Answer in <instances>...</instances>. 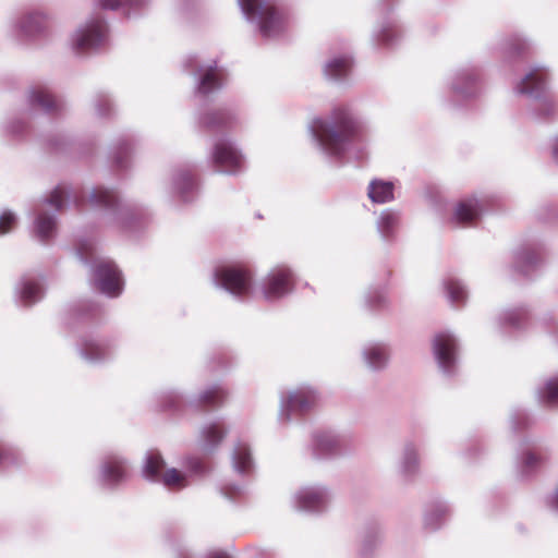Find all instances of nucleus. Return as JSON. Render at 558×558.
Segmentation results:
<instances>
[{"label":"nucleus","mask_w":558,"mask_h":558,"mask_svg":"<svg viewBox=\"0 0 558 558\" xmlns=\"http://www.w3.org/2000/svg\"><path fill=\"white\" fill-rule=\"evenodd\" d=\"M361 121L351 108L335 107L328 114L314 118L308 133L324 155L340 159L351 151L361 135Z\"/></svg>","instance_id":"obj_1"},{"label":"nucleus","mask_w":558,"mask_h":558,"mask_svg":"<svg viewBox=\"0 0 558 558\" xmlns=\"http://www.w3.org/2000/svg\"><path fill=\"white\" fill-rule=\"evenodd\" d=\"M548 78L545 68L534 66L514 86L517 94L531 97V112L538 119H548L558 112V98L548 90Z\"/></svg>","instance_id":"obj_2"},{"label":"nucleus","mask_w":558,"mask_h":558,"mask_svg":"<svg viewBox=\"0 0 558 558\" xmlns=\"http://www.w3.org/2000/svg\"><path fill=\"white\" fill-rule=\"evenodd\" d=\"M53 15L44 9H31L10 19L7 35L17 43L47 41L52 38Z\"/></svg>","instance_id":"obj_3"},{"label":"nucleus","mask_w":558,"mask_h":558,"mask_svg":"<svg viewBox=\"0 0 558 558\" xmlns=\"http://www.w3.org/2000/svg\"><path fill=\"white\" fill-rule=\"evenodd\" d=\"M78 258L87 264L95 260L92 279L96 288L110 298H117L122 293L123 280L120 270L109 259L95 257V244L92 240H81L76 244Z\"/></svg>","instance_id":"obj_4"},{"label":"nucleus","mask_w":558,"mask_h":558,"mask_svg":"<svg viewBox=\"0 0 558 558\" xmlns=\"http://www.w3.org/2000/svg\"><path fill=\"white\" fill-rule=\"evenodd\" d=\"M245 19L254 23L265 38H274L283 33L287 16L283 11L264 0H238Z\"/></svg>","instance_id":"obj_5"},{"label":"nucleus","mask_w":558,"mask_h":558,"mask_svg":"<svg viewBox=\"0 0 558 558\" xmlns=\"http://www.w3.org/2000/svg\"><path fill=\"white\" fill-rule=\"evenodd\" d=\"M70 191L65 186H57L41 203L35 207L34 233L43 242L51 239L57 230V213H59Z\"/></svg>","instance_id":"obj_6"},{"label":"nucleus","mask_w":558,"mask_h":558,"mask_svg":"<svg viewBox=\"0 0 558 558\" xmlns=\"http://www.w3.org/2000/svg\"><path fill=\"white\" fill-rule=\"evenodd\" d=\"M320 399L319 392L310 385H301L281 393L278 420L280 424H289L312 411Z\"/></svg>","instance_id":"obj_7"},{"label":"nucleus","mask_w":558,"mask_h":558,"mask_svg":"<svg viewBox=\"0 0 558 558\" xmlns=\"http://www.w3.org/2000/svg\"><path fill=\"white\" fill-rule=\"evenodd\" d=\"M93 206L111 211L113 222L121 229L128 230L143 217V213L135 206L121 203L117 194L108 189L96 187L89 194Z\"/></svg>","instance_id":"obj_8"},{"label":"nucleus","mask_w":558,"mask_h":558,"mask_svg":"<svg viewBox=\"0 0 558 558\" xmlns=\"http://www.w3.org/2000/svg\"><path fill=\"white\" fill-rule=\"evenodd\" d=\"M108 40V25L102 16L96 15L75 29L71 47L76 53H85L105 47Z\"/></svg>","instance_id":"obj_9"},{"label":"nucleus","mask_w":558,"mask_h":558,"mask_svg":"<svg viewBox=\"0 0 558 558\" xmlns=\"http://www.w3.org/2000/svg\"><path fill=\"white\" fill-rule=\"evenodd\" d=\"M163 468L165 461L160 453L157 451H149L144 461L143 475L147 480L161 483L163 486L172 490L183 489L191 484L189 475L184 471L170 468L162 472Z\"/></svg>","instance_id":"obj_10"},{"label":"nucleus","mask_w":558,"mask_h":558,"mask_svg":"<svg viewBox=\"0 0 558 558\" xmlns=\"http://www.w3.org/2000/svg\"><path fill=\"white\" fill-rule=\"evenodd\" d=\"M252 272L239 266H220L213 274V282L238 299H247L253 294Z\"/></svg>","instance_id":"obj_11"},{"label":"nucleus","mask_w":558,"mask_h":558,"mask_svg":"<svg viewBox=\"0 0 558 558\" xmlns=\"http://www.w3.org/2000/svg\"><path fill=\"white\" fill-rule=\"evenodd\" d=\"M210 160L220 173L236 175L245 169V157L229 138H218L210 150Z\"/></svg>","instance_id":"obj_12"},{"label":"nucleus","mask_w":558,"mask_h":558,"mask_svg":"<svg viewBox=\"0 0 558 558\" xmlns=\"http://www.w3.org/2000/svg\"><path fill=\"white\" fill-rule=\"evenodd\" d=\"M295 287V277L286 265L272 267L263 278L260 290L267 301H277L290 294Z\"/></svg>","instance_id":"obj_13"},{"label":"nucleus","mask_w":558,"mask_h":558,"mask_svg":"<svg viewBox=\"0 0 558 558\" xmlns=\"http://www.w3.org/2000/svg\"><path fill=\"white\" fill-rule=\"evenodd\" d=\"M332 499L328 487L323 485H308L298 489L291 499L292 506L300 511L308 513L325 512Z\"/></svg>","instance_id":"obj_14"},{"label":"nucleus","mask_w":558,"mask_h":558,"mask_svg":"<svg viewBox=\"0 0 558 558\" xmlns=\"http://www.w3.org/2000/svg\"><path fill=\"white\" fill-rule=\"evenodd\" d=\"M480 75L474 66L456 70L448 78L447 85L453 100H471L480 94Z\"/></svg>","instance_id":"obj_15"},{"label":"nucleus","mask_w":558,"mask_h":558,"mask_svg":"<svg viewBox=\"0 0 558 558\" xmlns=\"http://www.w3.org/2000/svg\"><path fill=\"white\" fill-rule=\"evenodd\" d=\"M433 352L440 371L451 376L458 365V340L449 331L437 333L433 340Z\"/></svg>","instance_id":"obj_16"},{"label":"nucleus","mask_w":558,"mask_h":558,"mask_svg":"<svg viewBox=\"0 0 558 558\" xmlns=\"http://www.w3.org/2000/svg\"><path fill=\"white\" fill-rule=\"evenodd\" d=\"M192 73L197 81L196 94L207 97L219 90L223 84V72L216 63H199L195 59H191Z\"/></svg>","instance_id":"obj_17"},{"label":"nucleus","mask_w":558,"mask_h":558,"mask_svg":"<svg viewBox=\"0 0 558 558\" xmlns=\"http://www.w3.org/2000/svg\"><path fill=\"white\" fill-rule=\"evenodd\" d=\"M129 476V463L120 456L107 457L99 466V477L101 483L110 488H114L125 482Z\"/></svg>","instance_id":"obj_18"},{"label":"nucleus","mask_w":558,"mask_h":558,"mask_svg":"<svg viewBox=\"0 0 558 558\" xmlns=\"http://www.w3.org/2000/svg\"><path fill=\"white\" fill-rule=\"evenodd\" d=\"M78 353L84 361L98 364L109 361L114 351L109 342L95 338H84L78 343Z\"/></svg>","instance_id":"obj_19"},{"label":"nucleus","mask_w":558,"mask_h":558,"mask_svg":"<svg viewBox=\"0 0 558 558\" xmlns=\"http://www.w3.org/2000/svg\"><path fill=\"white\" fill-rule=\"evenodd\" d=\"M341 449V438L329 430H317L312 435L311 451L316 459L336 456Z\"/></svg>","instance_id":"obj_20"},{"label":"nucleus","mask_w":558,"mask_h":558,"mask_svg":"<svg viewBox=\"0 0 558 558\" xmlns=\"http://www.w3.org/2000/svg\"><path fill=\"white\" fill-rule=\"evenodd\" d=\"M238 117L227 108H217L205 112L199 118V124L207 131H230L238 124Z\"/></svg>","instance_id":"obj_21"},{"label":"nucleus","mask_w":558,"mask_h":558,"mask_svg":"<svg viewBox=\"0 0 558 558\" xmlns=\"http://www.w3.org/2000/svg\"><path fill=\"white\" fill-rule=\"evenodd\" d=\"M396 468L398 474L407 481L418 474L421 461L415 442L409 440L403 444Z\"/></svg>","instance_id":"obj_22"},{"label":"nucleus","mask_w":558,"mask_h":558,"mask_svg":"<svg viewBox=\"0 0 558 558\" xmlns=\"http://www.w3.org/2000/svg\"><path fill=\"white\" fill-rule=\"evenodd\" d=\"M44 284L39 277L25 276L15 287L17 301L21 305L31 306L44 296Z\"/></svg>","instance_id":"obj_23"},{"label":"nucleus","mask_w":558,"mask_h":558,"mask_svg":"<svg viewBox=\"0 0 558 558\" xmlns=\"http://www.w3.org/2000/svg\"><path fill=\"white\" fill-rule=\"evenodd\" d=\"M28 102L32 107L43 110L47 114H54L62 110V102L44 86H36L28 90Z\"/></svg>","instance_id":"obj_24"},{"label":"nucleus","mask_w":558,"mask_h":558,"mask_svg":"<svg viewBox=\"0 0 558 558\" xmlns=\"http://www.w3.org/2000/svg\"><path fill=\"white\" fill-rule=\"evenodd\" d=\"M365 366L374 372L384 369L388 365L389 349L381 342H371L365 344L361 351Z\"/></svg>","instance_id":"obj_25"},{"label":"nucleus","mask_w":558,"mask_h":558,"mask_svg":"<svg viewBox=\"0 0 558 558\" xmlns=\"http://www.w3.org/2000/svg\"><path fill=\"white\" fill-rule=\"evenodd\" d=\"M352 71V59L349 54L330 57L323 66V73L328 81L345 82Z\"/></svg>","instance_id":"obj_26"},{"label":"nucleus","mask_w":558,"mask_h":558,"mask_svg":"<svg viewBox=\"0 0 558 558\" xmlns=\"http://www.w3.org/2000/svg\"><path fill=\"white\" fill-rule=\"evenodd\" d=\"M228 429L222 422L205 424L199 432V445L203 451L213 452L222 442Z\"/></svg>","instance_id":"obj_27"},{"label":"nucleus","mask_w":558,"mask_h":558,"mask_svg":"<svg viewBox=\"0 0 558 558\" xmlns=\"http://www.w3.org/2000/svg\"><path fill=\"white\" fill-rule=\"evenodd\" d=\"M400 223V210L387 208L380 211L376 221V228L384 241L391 242L396 239Z\"/></svg>","instance_id":"obj_28"},{"label":"nucleus","mask_w":558,"mask_h":558,"mask_svg":"<svg viewBox=\"0 0 558 558\" xmlns=\"http://www.w3.org/2000/svg\"><path fill=\"white\" fill-rule=\"evenodd\" d=\"M545 461V456L534 449L522 450L517 462V471L519 476L521 478L530 477L539 470Z\"/></svg>","instance_id":"obj_29"},{"label":"nucleus","mask_w":558,"mask_h":558,"mask_svg":"<svg viewBox=\"0 0 558 558\" xmlns=\"http://www.w3.org/2000/svg\"><path fill=\"white\" fill-rule=\"evenodd\" d=\"M483 209V203L476 197H469L456 206L453 219L460 225H470L475 221Z\"/></svg>","instance_id":"obj_30"},{"label":"nucleus","mask_w":558,"mask_h":558,"mask_svg":"<svg viewBox=\"0 0 558 558\" xmlns=\"http://www.w3.org/2000/svg\"><path fill=\"white\" fill-rule=\"evenodd\" d=\"M367 196L374 204H387L395 201V183L383 179H373L367 186Z\"/></svg>","instance_id":"obj_31"},{"label":"nucleus","mask_w":558,"mask_h":558,"mask_svg":"<svg viewBox=\"0 0 558 558\" xmlns=\"http://www.w3.org/2000/svg\"><path fill=\"white\" fill-rule=\"evenodd\" d=\"M232 466L239 474H250L254 469V460L251 448L247 444L239 441L235 444L231 454Z\"/></svg>","instance_id":"obj_32"},{"label":"nucleus","mask_w":558,"mask_h":558,"mask_svg":"<svg viewBox=\"0 0 558 558\" xmlns=\"http://www.w3.org/2000/svg\"><path fill=\"white\" fill-rule=\"evenodd\" d=\"M173 190L185 203L194 199L197 193V186L190 171L178 170L174 173Z\"/></svg>","instance_id":"obj_33"},{"label":"nucleus","mask_w":558,"mask_h":558,"mask_svg":"<svg viewBox=\"0 0 558 558\" xmlns=\"http://www.w3.org/2000/svg\"><path fill=\"white\" fill-rule=\"evenodd\" d=\"M451 513L449 505L445 501H437L429 505L424 513V525L435 531L439 529Z\"/></svg>","instance_id":"obj_34"},{"label":"nucleus","mask_w":558,"mask_h":558,"mask_svg":"<svg viewBox=\"0 0 558 558\" xmlns=\"http://www.w3.org/2000/svg\"><path fill=\"white\" fill-rule=\"evenodd\" d=\"M526 319V312L522 308L507 310L496 320L500 329H519Z\"/></svg>","instance_id":"obj_35"},{"label":"nucleus","mask_w":558,"mask_h":558,"mask_svg":"<svg viewBox=\"0 0 558 558\" xmlns=\"http://www.w3.org/2000/svg\"><path fill=\"white\" fill-rule=\"evenodd\" d=\"M539 402L547 407L558 404V376L547 379L543 386L537 388Z\"/></svg>","instance_id":"obj_36"},{"label":"nucleus","mask_w":558,"mask_h":558,"mask_svg":"<svg viewBox=\"0 0 558 558\" xmlns=\"http://www.w3.org/2000/svg\"><path fill=\"white\" fill-rule=\"evenodd\" d=\"M398 26L390 21L384 22L375 34V40L379 46L391 47L400 38Z\"/></svg>","instance_id":"obj_37"},{"label":"nucleus","mask_w":558,"mask_h":558,"mask_svg":"<svg viewBox=\"0 0 558 558\" xmlns=\"http://www.w3.org/2000/svg\"><path fill=\"white\" fill-rule=\"evenodd\" d=\"M447 298L452 304H460L466 300L468 291L465 286L456 278H448L444 282Z\"/></svg>","instance_id":"obj_38"},{"label":"nucleus","mask_w":558,"mask_h":558,"mask_svg":"<svg viewBox=\"0 0 558 558\" xmlns=\"http://www.w3.org/2000/svg\"><path fill=\"white\" fill-rule=\"evenodd\" d=\"M23 462V456L17 448L0 444V468L7 469L13 465H20Z\"/></svg>","instance_id":"obj_39"},{"label":"nucleus","mask_w":558,"mask_h":558,"mask_svg":"<svg viewBox=\"0 0 558 558\" xmlns=\"http://www.w3.org/2000/svg\"><path fill=\"white\" fill-rule=\"evenodd\" d=\"M226 399V392L220 386H214L204 390L199 400L206 405H219Z\"/></svg>","instance_id":"obj_40"},{"label":"nucleus","mask_w":558,"mask_h":558,"mask_svg":"<svg viewBox=\"0 0 558 558\" xmlns=\"http://www.w3.org/2000/svg\"><path fill=\"white\" fill-rule=\"evenodd\" d=\"M539 258L533 251H523L517 256V267L525 275L537 265Z\"/></svg>","instance_id":"obj_41"},{"label":"nucleus","mask_w":558,"mask_h":558,"mask_svg":"<svg viewBox=\"0 0 558 558\" xmlns=\"http://www.w3.org/2000/svg\"><path fill=\"white\" fill-rule=\"evenodd\" d=\"M185 473L189 475V480L193 476H202L207 472V468L204 461L197 457H186L184 460Z\"/></svg>","instance_id":"obj_42"},{"label":"nucleus","mask_w":558,"mask_h":558,"mask_svg":"<svg viewBox=\"0 0 558 558\" xmlns=\"http://www.w3.org/2000/svg\"><path fill=\"white\" fill-rule=\"evenodd\" d=\"M365 303L371 310H378L386 305L387 296L383 289H372L365 295Z\"/></svg>","instance_id":"obj_43"},{"label":"nucleus","mask_w":558,"mask_h":558,"mask_svg":"<svg viewBox=\"0 0 558 558\" xmlns=\"http://www.w3.org/2000/svg\"><path fill=\"white\" fill-rule=\"evenodd\" d=\"M94 107L96 113L100 118H106L111 114L112 111V102L111 99L106 94H99L96 96L94 100Z\"/></svg>","instance_id":"obj_44"},{"label":"nucleus","mask_w":558,"mask_h":558,"mask_svg":"<svg viewBox=\"0 0 558 558\" xmlns=\"http://www.w3.org/2000/svg\"><path fill=\"white\" fill-rule=\"evenodd\" d=\"M16 225V216L10 210H4L0 215V235L11 232Z\"/></svg>","instance_id":"obj_45"},{"label":"nucleus","mask_w":558,"mask_h":558,"mask_svg":"<svg viewBox=\"0 0 558 558\" xmlns=\"http://www.w3.org/2000/svg\"><path fill=\"white\" fill-rule=\"evenodd\" d=\"M527 41L520 36L511 37L506 44V50L509 54H517L523 52L527 48Z\"/></svg>","instance_id":"obj_46"},{"label":"nucleus","mask_w":558,"mask_h":558,"mask_svg":"<svg viewBox=\"0 0 558 558\" xmlns=\"http://www.w3.org/2000/svg\"><path fill=\"white\" fill-rule=\"evenodd\" d=\"M180 402V396L177 392H167L162 396L161 404L165 410H174Z\"/></svg>","instance_id":"obj_47"},{"label":"nucleus","mask_w":558,"mask_h":558,"mask_svg":"<svg viewBox=\"0 0 558 558\" xmlns=\"http://www.w3.org/2000/svg\"><path fill=\"white\" fill-rule=\"evenodd\" d=\"M226 498L234 500L244 494V487L240 485H227L222 488Z\"/></svg>","instance_id":"obj_48"},{"label":"nucleus","mask_w":558,"mask_h":558,"mask_svg":"<svg viewBox=\"0 0 558 558\" xmlns=\"http://www.w3.org/2000/svg\"><path fill=\"white\" fill-rule=\"evenodd\" d=\"M546 504L551 511L558 513V484L553 489V492L547 496Z\"/></svg>","instance_id":"obj_49"},{"label":"nucleus","mask_w":558,"mask_h":558,"mask_svg":"<svg viewBox=\"0 0 558 558\" xmlns=\"http://www.w3.org/2000/svg\"><path fill=\"white\" fill-rule=\"evenodd\" d=\"M25 130L24 122L21 121H12L7 126V132L13 136H17L23 133Z\"/></svg>","instance_id":"obj_50"},{"label":"nucleus","mask_w":558,"mask_h":558,"mask_svg":"<svg viewBox=\"0 0 558 558\" xmlns=\"http://www.w3.org/2000/svg\"><path fill=\"white\" fill-rule=\"evenodd\" d=\"M513 429H518L520 426H524L527 422V417L523 412L514 413L510 418Z\"/></svg>","instance_id":"obj_51"},{"label":"nucleus","mask_w":558,"mask_h":558,"mask_svg":"<svg viewBox=\"0 0 558 558\" xmlns=\"http://www.w3.org/2000/svg\"><path fill=\"white\" fill-rule=\"evenodd\" d=\"M548 331L558 337V320L554 317H548L545 319Z\"/></svg>","instance_id":"obj_52"},{"label":"nucleus","mask_w":558,"mask_h":558,"mask_svg":"<svg viewBox=\"0 0 558 558\" xmlns=\"http://www.w3.org/2000/svg\"><path fill=\"white\" fill-rule=\"evenodd\" d=\"M119 4L118 0H100V5L104 9L116 10L119 8Z\"/></svg>","instance_id":"obj_53"},{"label":"nucleus","mask_w":558,"mask_h":558,"mask_svg":"<svg viewBox=\"0 0 558 558\" xmlns=\"http://www.w3.org/2000/svg\"><path fill=\"white\" fill-rule=\"evenodd\" d=\"M146 3V0H126V4L130 7V8H137V7H142Z\"/></svg>","instance_id":"obj_54"},{"label":"nucleus","mask_w":558,"mask_h":558,"mask_svg":"<svg viewBox=\"0 0 558 558\" xmlns=\"http://www.w3.org/2000/svg\"><path fill=\"white\" fill-rule=\"evenodd\" d=\"M553 158L558 162V135L555 137L553 143Z\"/></svg>","instance_id":"obj_55"},{"label":"nucleus","mask_w":558,"mask_h":558,"mask_svg":"<svg viewBox=\"0 0 558 558\" xmlns=\"http://www.w3.org/2000/svg\"><path fill=\"white\" fill-rule=\"evenodd\" d=\"M207 558H231L227 554L221 551H213L210 553Z\"/></svg>","instance_id":"obj_56"},{"label":"nucleus","mask_w":558,"mask_h":558,"mask_svg":"<svg viewBox=\"0 0 558 558\" xmlns=\"http://www.w3.org/2000/svg\"><path fill=\"white\" fill-rule=\"evenodd\" d=\"M117 163H118L119 166H121V167L123 166L122 160H121V158H120V157H118V158H117Z\"/></svg>","instance_id":"obj_57"}]
</instances>
